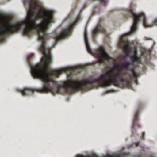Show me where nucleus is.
<instances>
[{"label":"nucleus","instance_id":"nucleus-7","mask_svg":"<svg viewBox=\"0 0 157 157\" xmlns=\"http://www.w3.org/2000/svg\"><path fill=\"white\" fill-rule=\"evenodd\" d=\"M101 2V4L106 5L108 3V0H97Z\"/></svg>","mask_w":157,"mask_h":157},{"label":"nucleus","instance_id":"nucleus-6","mask_svg":"<svg viewBox=\"0 0 157 157\" xmlns=\"http://www.w3.org/2000/svg\"><path fill=\"white\" fill-rule=\"evenodd\" d=\"M139 110L136 111L133 120V124L132 126L133 129L134 128V126L136 124V121L139 119Z\"/></svg>","mask_w":157,"mask_h":157},{"label":"nucleus","instance_id":"nucleus-5","mask_svg":"<svg viewBox=\"0 0 157 157\" xmlns=\"http://www.w3.org/2000/svg\"><path fill=\"white\" fill-rule=\"evenodd\" d=\"M18 91L23 96H30L32 93L34 92V89L31 88H19L17 89Z\"/></svg>","mask_w":157,"mask_h":157},{"label":"nucleus","instance_id":"nucleus-11","mask_svg":"<svg viewBox=\"0 0 157 157\" xmlns=\"http://www.w3.org/2000/svg\"><path fill=\"white\" fill-rule=\"evenodd\" d=\"M95 11H94V12H93L94 14V13Z\"/></svg>","mask_w":157,"mask_h":157},{"label":"nucleus","instance_id":"nucleus-8","mask_svg":"<svg viewBox=\"0 0 157 157\" xmlns=\"http://www.w3.org/2000/svg\"><path fill=\"white\" fill-rule=\"evenodd\" d=\"M141 142H137L136 143V144L137 146H140V145Z\"/></svg>","mask_w":157,"mask_h":157},{"label":"nucleus","instance_id":"nucleus-4","mask_svg":"<svg viewBox=\"0 0 157 157\" xmlns=\"http://www.w3.org/2000/svg\"><path fill=\"white\" fill-rule=\"evenodd\" d=\"M75 157H109V153L107 154H103L102 157L100 156L96 152H88L86 154H78Z\"/></svg>","mask_w":157,"mask_h":157},{"label":"nucleus","instance_id":"nucleus-2","mask_svg":"<svg viewBox=\"0 0 157 157\" xmlns=\"http://www.w3.org/2000/svg\"><path fill=\"white\" fill-rule=\"evenodd\" d=\"M84 39L88 51L97 58L98 63L100 64H105V65H107V61L110 62L111 57L105 51L104 47L101 46L96 50L95 52H94L89 45L88 34L86 31L84 32Z\"/></svg>","mask_w":157,"mask_h":157},{"label":"nucleus","instance_id":"nucleus-1","mask_svg":"<svg viewBox=\"0 0 157 157\" xmlns=\"http://www.w3.org/2000/svg\"><path fill=\"white\" fill-rule=\"evenodd\" d=\"M81 16L82 12H80L75 18H71L69 17H67L66 20L69 21L68 25L63 29H61L63 25H60L52 33L51 36L54 40L53 43V46L56 43L60 41L69 35L72 28L81 21L82 19Z\"/></svg>","mask_w":157,"mask_h":157},{"label":"nucleus","instance_id":"nucleus-3","mask_svg":"<svg viewBox=\"0 0 157 157\" xmlns=\"http://www.w3.org/2000/svg\"><path fill=\"white\" fill-rule=\"evenodd\" d=\"M100 32H102L106 35V37L105 38V42H108L109 40V34L104 27L101 24L100 22L98 24L96 27L92 31V37L94 41H96V39L95 37Z\"/></svg>","mask_w":157,"mask_h":157},{"label":"nucleus","instance_id":"nucleus-10","mask_svg":"<svg viewBox=\"0 0 157 157\" xmlns=\"http://www.w3.org/2000/svg\"><path fill=\"white\" fill-rule=\"evenodd\" d=\"M86 6V4L84 5V8H85Z\"/></svg>","mask_w":157,"mask_h":157},{"label":"nucleus","instance_id":"nucleus-9","mask_svg":"<svg viewBox=\"0 0 157 157\" xmlns=\"http://www.w3.org/2000/svg\"><path fill=\"white\" fill-rule=\"evenodd\" d=\"M143 136L142 137V138L144 139V136H145V133H143Z\"/></svg>","mask_w":157,"mask_h":157}]
</instances>
